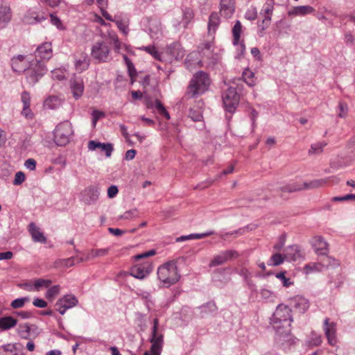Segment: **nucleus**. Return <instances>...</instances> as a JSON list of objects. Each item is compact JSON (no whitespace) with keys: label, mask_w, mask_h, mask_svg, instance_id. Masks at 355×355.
<instances>
[{"label":"nucleus","mask_w":355,"mask_h":355,"mask_svg":"<svg viewBox=\"0 0 355 355\" xmlns=\"http://www.w3.org/2000/svg\"><path fill=\"white\" fill-rule=\"evenodd\" d=\"M292 310L288 306L279 304L270 318V323L277 334L288 336L291 333V325L293 322Z\"/></svg>","instance_id":"obj_1"},{"label":"nucleus","mask_w":355,"mask_h":355,"mask_svg":"<svg viewBox=\"0 0 355 355\" xmlns=\"http://www.w3.org/2000/svg\"><path fill=\"white\" fill-rule=\"evenodd\" d=\"M210 84L211 79L208 73L203 71H197L189 83L184 98L190 99L201 96L208 91Z\"/></svg>","instance_id":"obj_2"},{"label":"nucleus","mask_w":355,"mask_h":355,"mask_svg":"<svg viewBox=\"0 0 355 355\" xmlns=\"http://www.w3.org/2000/svg\"><path fill=\"white\" fill-rule=\"evenodd\" d=\"M157 277L166 287H168L178 282L180 275L178 272L175 263L170 261L158 268Z\"/></svg>","instance_id":"obj_3"},{"label":"nucleus","mask_w":355,"mask_h":355,"mask_svg":"<svg viewBox=\"0 0 355 355\" xmlns=\"http://www.w3.org/2000/svg\"><path fill=\"white\" fill-rule=\"evenodd\" d=\"M54 141L60 146H65L73 135L71 124L68 121L59 123L53 132Z\"/></svg>","instance_id":"obj_4"},{"label":"nucleus","mask_w":355,"mask_h":355,"mask_svg":"<svg viewBox=\"0 0 355 355\" xmlns=\"http://www.w3.org/2000/svg\"><path fill=\"white\" fill-rule=\"evenodd\" d=\"M28 82L31 85H35L40 78L46 72L44 64L41 60L32 61L28 68L24 71Z\"/></svg>","instance_id":"obj_5"},{"label":"nucleus","mask_w":355,"mask_h":355,"mask_svg":"<svg viewBox=\"0 0 355 355\" xmlns=\"http://www.w3.org/2000/svg\"><path fill=\"white\" fill-rule=\"evenodd\" d=\"M222 98L225 111L231 114L234 113L240 101L236 89L234 87H229Z\"/></svg>","instance_id":"obj_6"},{"label":"nucleus","mask_w":355,"mask_h":355,"mask_svg":"<svg viewBox=\"0 0 355 355\" xmlns=\"http://www.w3.org/2000/svg\"><path fill=\"white\" fill-rule=\"evenodd\" d=\"M110 49L104 42L95 43L91 51L92 57L98 62H106L108 59Z\"/></svg>","instance_id":"obj_7"},{"label":"nucleus","mask_w":355,"mask_h":355,"mask_svg":"<svg viewBox=\"0 0 355 355\" xmlns=\"http://www.w3.org/2000/svg\"><path fill=\"white\" fill-rule=\"evenodd\" d=\"M239 257V253L234 250H227L222 251L220 254L214 257L211 261L209 262V266L216 267L218 266L223 265L227 261L235 259Z\"/></svg>","instance_id":"obj_8"},{"label":"nucleus","mask_w":355,"mask_h":355,"mask_svg":"<svg viewBox=\"0 0 355 355\" xmlns=\"http://www.w3.org/2000/svg\"><path fill=\"white\" fill-rule=\"evenodd\" d=\"M99 195V187L96 185H90L80 193V200L87 205H94L98 200Z\"/></svg>","instance_id":"obj_9"},{"label":"nucleus","mask_w":355,"mask_h":355,"mask_svg":"<svg viewBox=\"0 0 355 355\" xmlns=\"http://www.w3.org/2000/svg\"><path fill=\"white\" fill-rule=\"evenodd\" d=\"M153 270V266L150 261L137 263L130 269V275L137 279H143Z\"/></svg>","instance_id":"obj_10"},{"label":"nucleus","mask_w":355,"mask_h":355,"mask_svg":"<svg viewBox=\"0 0 355 355\" xmlns=\"http://www.w3.org/2000/svg\"><path fill=\"white\" fill-rule=\"evenodd\" d=\"M78 299L72 295H67L60 298L55 303V306L61 315H64L66 311L71 309L78 304Z\"/></svg>","instance_id":"obj_11"},{"label":"nucleus","mask_w":355,"mask_h":355,"mask_svg":"<svg viewBox=\"0 0 355 355\" xmlns=\"http://www.w3.org/2000/svg\"><path fill=\"white\" fill-rule=\"evenodd\" d=\"M323 331L327 338L328 343L331 346H335L338 342L336 323L330 322V319L326 318L323 322Z\"/></svg>","instance_id":"obj_12"},{"label":"nucleus","mask_w":355,"mask_h":355,"mask_svg":"<svg viewBox=\"0 0 355 355\" xmlns=\"http://www.w3.org/2000/svg\"><path fill=\"white\" fill-rule=\"evenodd\" d=\"M159 320L157 318L153 320V327L152 330V336L150 339L151 343V349H162L164 345V336L158 332Z\"/></svg>","instance_id":"obj_13"},{"label":"nucleus","mask_w":355,"mask_h":355,"mask_svg":"<svg viewBox=\"0 0 355 355\" xmlns=\"http://www.w3.org/2000/svg\"><path fill=\"white\" fill-rule=\"evenodd\" d=\"M17 333L21 338L26 340L30 339L31 336L35 338L40 334L37 325L28 323L20 324L17 328Z\"/></svg>","instance_id":"obj_14"},{"label":"nucleus","mask_w":355,"mask_h":355,"mask_svg":"<svg viewBox=\"0 0 355 355\" xmlns=\"http://www.w3.org/2000/svg\"><path fill=\"white\" fill-rule=\"evenodd\" d=\"M311 246L318 255H327L329 254V244L321 236H315L311 241Z\"/></svg>","instance_id":"obj_15"},{"label":"nucleus","mask_w":355,"mask_h":355,"mask_svg":"<svg viewBox=\"0 0 355 355\" xmlns=\"http://www.w3.org/2000/svg\"><path fill=\"white\" fill-rule=\"evenodd\" d=\"M274 191L280 192L279 197L284 200H287L288 198L286 195V193H291L302 191V184L300 182H292L282 187H279L276 189H274Z\"/></svg>","instance_id":"obj_16"},{"label":"nucleus","mask_w":355,"mask_h":355,"mask_svg":"<svg viewBox=\"0 0 355 355\" xmlns=\"http://www.w3.org/2000/svg\"><path fill=\"white\" fill-rule=\"evenodd\" d=\"M69 83L73 96L76 99H78L82 96L84 91L83 79L80 77L73 76L70 79Z\"/></svg>","instance_id":"obj_17"},{"label":"nucleus","mask_w":355,"mask_h":355,"mask_svg":"<svg viewBox=\"0 0 355 355\" xmlns=\"http://www.w3.org/2000/svg\"><path fill=\"white\" fill-rule=\"evenodd\" d=\"M35 58L43 60H49L52 56V46L50 42H44L39 46L35 51Z\"/></svg>","instance_id":"obj_18"},{"label":"nucleus","mask_w":355,"mask_h":355,"mask_svg":"<svg viewBox=\"0 0 355 355\" xmlns=\"http://www.w3.org/2000/svg\"><path fill=\"white\" fill-rule=\"evenodd\" d=\"M88 148L89 150H94L96 148H100L102 151L105 153V155L109 157L111 156L113 151V146L110 143H101L94 140H90L88 142Z\"/></svg>","instance_id":"obj_19"},{"label":"nucleus","mask_w":355,"mask_h":355,"mask_svg":"<svg viewBox=\"0 0 355 355\" xmlns=\"http://www.w3.org/2000/svg\"><path fill=\"white\" fill-rule=\"evenodd\" d=\"M166 52L172 58H174L176 60L182 59L185 55V51L183 49L181 44L178 42H174L170 44L167 47Z\"/></svg>","instance_id":"obj_20"},{"label":"nucleus","mask_w":355,"mask_h":355,"mask_svg":"<svg viewBox=\"0 0 355 355\" xmlns=\"http://www.w3.org/2000/svg\"><path fill=\"white\" fill-rule=\"evenodd\" d=\"M302 256L301 248L298 245H289L284 250L285 258L290 261H296Z\"/></svg>","instance_id":"obj_21"},{"label":"nucleus","mask_w":355,"mask_h":355,"mask_svg":"<svg viewBox=\"0 0 355 355\" xmlns=\"http://www.w3.org/2000/svg\"><path fill=\"white\" fill-rule=\"evenodd\" d=\"M345 151V159L346 161H355V135L352 136L346 142Z\"/></svg>","instance_id":"obj_22"},{"label":"nucleus","mask_w":355,"mask_h":355,"mask_svg":"<svg viewBox=\"0 0 355 355\" xmlns=\"http://www.w3.org/2000/svg\"><path fill=\"white\" fill-rule=\"evenodd\" d=\"M234 12V0H220V12L222 16L225 18L232 17Z\"/></svg>","instance_id":"obj_23"},{"label":"nucleus","mask_w":355,"mask_h":355,"mask_svg":"<svg viewBox=\"0 0 355 355\" xmlns=\"http://www.w3.org/2000/svg\"><path fill=\"white\" fill-rule=\"evenodd\" d=\"M293 303L294 308L302 313L306 312L310 306L309 300L302 296H296L293 300Z\"/></svg>","instance_id":"obj_24"},{"label":"nucleus","mask_w":355,"mask_h":355,"mask_svg":"<svg viewBox=\"0 0 355 355\" xmlns=\"http://www.w3.org/2000/svg\"><path fill=\"white\" fill-rule=\"evenodd\" d=\"M28 227L29 232L34 241L42 243H46V238L44 236V234L40 231V228L37 227L35 223H31Z\"/></svg>","instance_id":"obj_25"},{"label":"nucleus","mask_w":355,"mask_h":355,"mask_svg":"<svg viewBox=\"0 0 355 355\" xmlns=\"http://www.w3.org/2000/svg\"><path fill=\"white\" fill-rule=\"evenodd\" d=\"M330 178L313 180L309 182L302 183V190L314 189L324 187L329 180Z\"/></svg>","instance_id":"obj_26"},{"label":"nucleus","mask_w":355,"mask_h":355,"mask_svg":"<svg viewBox=\"0 0 355 355\" xmlns=\"http://www.w3.org/2000/svg\"><path fill=\"white\" fill-rule=\"evenodd\" d=\"M220 17L217 12H211L208 23V33L209 35L214 34L219 24H220Z\"/></svg>","instance_id":"obj_27"},{"label":"nucleus","mask_w":355,"mask_h":355,"mask_svg":"<svg viewBox=\"0 0 355 355\" xmlns=\"http://www.w3.org/2000/svg\"><path fill=\"white\" fill-rule=\"evenodd\" d=\"M17 320L12 316H4L0 318V329L2 331L8 330L16 326Z\"/></svg>","instance_id":"obj_28"},{"label":"nucleus","mask_w":355,"mask_h":355,"mask_svg":"<svg viewBox=\"0 0 355 355\" xmlns=\"http://www.w3.org/2000/svg\"><path fill=\"white\" fill-rule=\"evenodd\" d=\"M315 9L311 6H299L293 8V10L288 12L289 15H306L312 13Z\"/></svg>","instance_id":"obj_29"},{"label":"nucleus","mask_w":355,"mask_h":355,"mask_svg":"<svg viewBox=\"0 0 355 355\" xmlns=\"http://www.w3.org/2000/svg\"><path fill=\"white\" fill-rule=\"evenodd\" d=\"M10 10L9 7H0V29L3 28L7 22L10 19Z\"/></svg>","instance_id":"obj_30"},{"label":"nucleus","mask_w":355,"mask_h":355,"mask_svg":"<svg viewBox=\"0 0 355 355\" xmlns=\"http://www.w3.org/2000/svg\"><path fill=\"white\" fill-rule=\"evenodd\" d=\"M233 40L232 43L234 46L239 45L241 34L242 31V25L240 21L237 20L232 28Z\"/></svg>","instance_id":"obj_31"},{"label":"nucleus","mask_w":355,"mask_h":355,"mask_svg":"<svg viewBox=\"0 0 355 355\" xmlns=\"http://www.w3.org/2000/svg\"><path fill=\"white\" fill-rule=\"evenodd\" d=\"M274 5L275 1L274 0H266V3L263 6V8H261L260 11V15L265 17H271L273 9H274Z\"/></svg>","instance_id":"obj_32"},{"label":"nucleus","mask_w":355,"mask_h":355,"mask_svg":"<svg viewBox=\"0 0 355 355\" xmlns=\"http://www.w3.org/2000/svg\"><path fill=\"white\" fill-rule=\"evenodd\" d=\"M201 316L205 317L208 314H214L217 311V306L214 302H209L200 306Z\"/></svg>","instance_id":"obj_33"},{"label":"nucleus","mask_w":355,"mask_h":355,"mask_svg":"<svg viewBox=\"0 0 355 355\" xmlns=\"http://www.w3.org/2000/svg\"><path fill=\"white\" fill-rule=\"evenodd\" d=\"M327 145V143L325 141H320L315 144H311L310 149L308 151V154L309 155H319L323 152L324 148Z\"/></svg>","instance_id":"obj_34"},{"label":"nucleus","mask_w":355,"mask_h":355,"mask_svg":"<svg viewBox=\"0 0 355 355\" xmlns=\"http://www.w3.org/2000/svg\"><path fill=\"white\" fill-rule=\"evenodd\" d=\"M61 105L60 99L55 96H49L47 98L44 103L45 107L49 109H56Z\"/></svg>","instance_id":"obj_35"},{"label":"nucleus","mask_w":355,"mask_h":355,"mask_svg":"<svg viewBox=\"0 0 355 355\" xmlns=\"http://www.w3.org/2000/svg\"><path fill=\"white\" fill-rule=\"evenodd\" d=\"M242 77L243 78V80L250 87H253L254 85H255L256 83L254 78V73L249 69H246L243 71Z\"/></svg>","instance_id":"obj_36"},{"label":"nucleus","mask_w":355,"mask_h":355,"mask_svg":"<svg viewBox=\"0 0 355 355\" xmlns=\"http://www.w3.org/2000/svg\"><path fill=\"white\" fill-rule=\"evenodd\" d=\"M284 255H282L279 253H275L271 256L270 259L268 261V266H277L282 264L284 259H285Z\"/></svg>","instance_id":"obj_37"},{"label":"nucleus","mask_w":355,"mask_h":355,"mask_svg":"<svg viewBox=\"0 0 355 355\" xmlns=\"http://www.w3.org/2000/svg\"><path fill=\"white\" fill-rule=\"evenodd\" d=\"M155 107L160 115L164 116L167 120L170 119L169 113L159 100H155Z\"/></svg>","instance_id":"obj_38"},{"label":"nucleus","mask_w":355,"mask_h":355,"mask_svg":"<svg viewBox=\"0 0 355 355\" xmlns=\"http://www.w3.org/2000/svg\"><path fill=\"white\" fill-rule=\"evenodd\" d=\"M140 49H142L149 54H150L155 59L157 60H162L161 58V54L157 51L155 46H142L140 48Z\"/></svg>","instance_id":"obj_39"},{"label":"nucleus","mask_w":355,"mask_h":355,"mask_svg":"<svg viewBox=\"0 0 355 355\" xmlns=\"http://www.w3.org/2000/svg\"><path fill=\"white\" fill-rule=\"evenodd\" d=\"M60 293V286L55 285L49 288L46 293V297L48 300H53Z\"/></svg>","instance_id":"obj_40"},{"label":"nucleus","mask_w":355,"mask_h":355,"mask_svg":"<svg viewBox=\"0 0 355 355\" xmlns=\"http://www.w3.org/2000/svg\"><path fill=\"white\" fill-rule=\"evenodd\" d=\"M52 284L51 280L45 279H37L34 282V286L36 291H39L40 288H49Z\"/></svg>","instance_id":"obj_41"},{"label":"nucleus","mask_w":355,"mask_h":355,"mask_svg":"<svg viewBox=\"0 0 355 355\" xmlns=\"http://www.w3.org/2000/svg\"><path fill=\"white\" fill-rule=\"evenodd\" d=\"M193 12L192 9L186 8L183 10V22L185 24L184 27H187L188 24L193 17Z\"/></svg>","instance_id":"obj_42"},{"label":"nucleus","mask_w":355,"mask_h":355,"mask_svg":"<svg viewBox=\"0 0 355 355\" xmlns=\"http://www.w3.org/2000/svg\"><path fill=\"white\" fill-rule=\"evenodd\" d=\"M11 67L12 70L15 72L21 73L24 72L26 70V65L16 61L15 59H11Z\"/></svg>","instance_id":"obj_43"},{"label":"nucleus","mask_w":355,"mask_h":355,"mask_svg":"<svg viewBox=\"0 0 355 355\" xmlns=\"http://www.w3.org/2000/svg\"><path fill=\"white\" fill-rule=\"evenodd\" d=\"M28 301H29V298L28 297L17 298L11 302L10 306L12 309H15L21 308L24 306L25 302H28Z\"/></svg>","instance_id":"obj_44"},{"label":"nucleus","mask_w":355,"mask_h":355,"mask_svg":"<svg viewBox=\"0 0 355 355\" xmlns=\"http://www.w3.org/2000/svg\"><path fill=\"white\" fill-rule=\"evenodd\" d=\"M83 261V258L78 257H71L68 259L63 260L64 264L67 267H71L74 266L76 263H80Z\"/></svg>","instance_id":"obj_45"},{"label":"nucleus","mask_w":355,"mask_h":355,"mask_svg":"<svg viewBox=\"0 0 355 355\" xmlns=\"http://www.w3.org/2000/svg\"><path fill=\"white\" fill-rule=\"evenodd\" d=\"M271 22V17H265L262 19V21L258 24V28L259 31L262 33L264 32L266 29H267L269 26L270 25Z\"/></svg>","instance_id":"obj_46"},{"label":"nucleus","mask_w":355,"mask_h":355,"mask_svg":"<svg viewBox=\"0 0 355 355\" xmlns=\"http://www.w3.org/2000/svg\"><path fill=\"white\" fill-rule=\"evenodd\" d=\"M309 344L314 346H318L322 343V336L314 332L311 333V337L309 341Z\"/></svg>","instance_id":"obj_47"},{"label":"nucleus","mask_w":355,"mask_h":355,"mask_svg":"<svg viewBox=\"0 0 355 355\" xmlns=\"http://www.w3.org/2000/svg\"><path fill=\"white\" fill-rule=\"evenodd\" d=\"M245 19L252 21L257 17V10L255 7H251L249 8L245 15Z\"/></svg>","instance_id":"obj_48"},{"label":"nucleus","mask_w":355,"mask_h":355,"mask_svg":"<svg viewBox=\"0 0 355 355\" xmlns=\"http://www.w3.org/2000/svg\"><path fill=\"white\" fill-rule=\"evenodd\" d=\"M189 116L193 121H200L202 118L201 113L193 108H190L189 110Z\"/></svg>","instance_id":"obj_49"},{"label":"nucleus","mask_w":355,"mask_h":355,"mask_svg":"<svg viewBox=\"0 0 355 355\" xmlns=\"http://www.w3.org/2000/svg\"><path fill=\"white\" fill-rule=\"evenodd\" d=\"M276 277L277 279H279L283 284V286L284 287H288L292 284V282H291L289 278H287L285 276V272H281L276 275Z\"/></svg>","instance_id":"obj_50"},{"label":"nucleus","mask_w":355,"mask_h":355,"mask_svg":"<svg viewBox=\"0 0 355 355\" xmlns=\"http://www.w3.org/2000/svg\"><path fill=\"white\" fill-rule=\"evenodd\" d=\"M155 254H156L155 250H150L148 252L137 254V255L134 256L133 258H134L135 261H137L141 259H144V258H147L150 256H153Z\"/></svg>","instance_id":"obj_51"},{"label":"nucleus","mask_w":355,"mask_h":355,"mask_svg":"<svg viewBox=\"0 0 355 355\" xmlns=\"http://www.w3.org/2000/svg\"><path fill=\"white\" fill-rule=\"evenodd\" d=\"M25 180V174L22 171H18L16 173L15 179L13 181L14 185H20Z\"/></svg>","instance_id":"obj_52"},{"label":"nucleus","mask_w":355,"mask_h":355,"mask_svg":"<svg viewBox=\"0 0 355 355\" xmlns=\"http://www.w3.org/2000/svg\"><path fill=\"white\" fill-rule=\"evenodd\" d=\"M239 275L243 277V279H245L246 283L250 286H251V279H250L251 273L250 272V271L247 268H243L239 272Z\"/></svg>","instance_id":"obj_53"},{"label":"nucleus","mask_w":355,"mask_h":355,"mask_svg":"<svg viewBox=\"0 0 355 355\" xmlns=\"http://www.w3.org/2000/svg\"><path fill=\"white\" fill-rule=\"evenodd\" d=\"M260 294L262 298L268 301H272L275 297L274 293L266 288L262 289Z\"/></svg>","instance_id":"obj_54"},{"label":"nucleus","mask_w":355,"mask_h":355,"mask_svg":"<svg viewBox=\"0 0 355 355\" xmlns=\"http://www.w3.org/2000/svg\"><path fill=\"white\" fill-rule=\"evenodd\" d=\"M128 73L130 77V83L133 84L135 81V77L137 76V71L133 63H130L128 66Z\"/></svg>","instance_id":"obj_55"},{"label":"nucleus","mask_w":355,"mask_h":355,"mask_svg":"<svg viewBox=\"0 0 355 355\" xmlns=\"http://www.w3.org/2000/svg\"><path fill=\"white\" fill-rule=\"evenodd\" d=\"M75 65L78 70L83 71L87 69L89 66V62L85 59L83 60H78L76 61Z\"/></svg>","instance_id":"obj_56"},{"label":"nucleus","mask_w":355,"mask_h":355,"mask_svg":"<svg viewBox=\"0 0 355 355\" xmlns=\"http://www.w3.org/2000/svg\"><path fill=\"white\" fill-rule=\"evenodd\" d=\"M114 21L116 22L118 28L125 35H127L128 33V25L121 20H116Z\"/></svg>","instance_id":"obj_57"},{"label":"nucleus","mask_w":355,"mask_h":355,"mask_svg":"<svg viewBox=\"0 0 355 355\" xmlns=\"http://www.w3.org/2000/svg\"><path fill=\"white\" fill-rule=\"evenodd\" d=\"M108 249L107 248H103V249H95L92 250L91 254L93 257H102L105 256L107 254Z\"/></svg>","instance_id":"obj_58"},{"label":"nucleus","mask_w":355,"mask_h":355,"mask_svg":"<svg viewBox=\"0 0 355 355\" xmlns=\"http://www.w3.org/2000/svg\"><path fill=\"white\" fill-rule=\"evenodd\" d=\"M51 22L59 29H62L61 20L55 15H50Z\"/></svg>","instance_id":"obj_59"},{"label":"nucleus","mask_w":355,"mask_h":355,"mask_svg":"<svg viewBox=\"0 0 355 355\" xmlns=\"http://www.w3.org/2000/svg\"><path fill=\"white\" fill-rule=\"evenodd\" d=\"M349 200H355V194H347L342 197L335 196L332 198V201H334V202Z\"/></svg>","instance_id":"obj_60"},{"label":"nucleus","mask_w":355,"mask_h":355,"mask_svg":"<svg viewBox=\"0 0 355 355\" xmlns=\"http://www.w3.org/2000/svg\"><path fill=\"white\" fill-rule=\"evenodd\" d=\"M92 123H93L94 126H95L97 121L102 116H104L105 114L103 112H101L98 110H94L92 113Z\"/></svg>","instance_id":"obj_61"},{"label":"nucleus","mask_w":355,"mask_h":355,"mask_svg":"<svg viewBox=\"0 0 355 355\" xmlns=\"http://www.w3.org/2000/svg\"><path fill=\"white\" fill-rule=\"evenodd\" d=\"M33 304L38 308H45L47 306V302L43 299L40 298L34 299Z\"/></svg>","instance_id":"obj_62"},{"label":"nucleus","mask_w":355,"mask_h":355,"mask_svg":"<svg viewBox=\"0 0 355 355\" xmlns=\"http://www.w3.org/2000/svg\"><path fill=\"white\" fill-rule=\"evenodd\" d=\"M36 161L34 159L30 158L26 160L24 166L31 171H34L36 168Z\"/></svg>","instance_id":"obj_63"},{"label":"nucleus","mask_w":355,"mask_h":355,"mask_svg":"<svg viewBox=\"0 0 355 355\" xmlns=\"http://www.w3.org/2000/svg\"><path fill=\"white\" fill-rule=\"evenodd\" d=\"M119 189L118 187L115 185L110 186L107 189V196L110 198H112L116 196L118 193Z\"/></svg>","instance_id":"obj_64"}]
</instances>
